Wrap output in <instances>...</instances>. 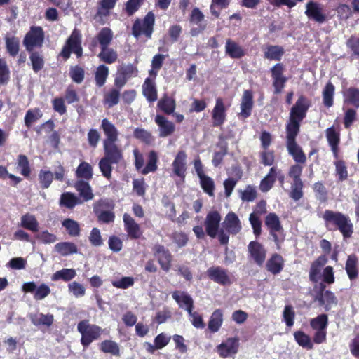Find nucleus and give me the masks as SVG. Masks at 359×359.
<instances>
[{
    "label": "nucleus",
    "mask_w": 359,
    "mask_h": 359,
    "mask_svg": "<svg viewBox=\"0 0 359 359\" xmlns=\"http://www.w3.org/2000/svg\"><path fill=\"white\" fill-rule=\"evenodd\" d=\"M311 105L310 100L304 95H299L290 109L289 119L285 126L287 151L299 164H304L306 157L301 147L298 145L296 138L300 131L301 123L306 118Z\"/></svg>",
    "instance_id": "f257e3e1"
},
{
    "label": "nucleus",
    "mask_w": 359,
    "mask_h": 359,
    "mask_svg": "<svg viewBox=\"0 0 359 359\" xmlns=\"http://www.w3.org/2000/svg\"><path fill=\"white\" fill-rule=\"evenodd\" d=\"M321 217L328 231H339L345 240L352 237L354 226L348 215L339 211L325 210Z\"/></svg>",
    "instance_id": "f03ea898"
},
{
    "label": "nucleus",
    "mask_w": 359,
    "mask_h": 359,
    "mask_svg": "<svg viewBox=\"0 0 359 359\" xmlns=\"http://www.w3.org/2000/svg\"><path fill=\"white\" fill-rule=\"evenodd\" d=\"M104 156L99 161V168L102 175L109 180L111 177L112 165L118 164L123 159V151L116 144L103 143Z\"/></svg>",
    "instance_id": "7ed1b4c3"
},
{
    "label": "nucleus",
    "mask_w": 359,
    "mask_h": 359,
    "mask_svg": "<svg viewBox=\"0 0 359 359\" xmlns=\"http://www.w3.org/2000/svg\"><path fill=\"white\" fill-rule=\"evenodd\" d=\"M77 330L81 334V344L87 348L95 340L98 339L102 332V328L95 324H90L88 320H81L77 325Z\"/></svg>",
    "instance_id": "20e7f679"
},
{
    "label": "nucleus",
    "mask_w": 359,
    "mask_h": 359,
    "mask_svg": "<svg viewBox=\"0 0 359 359\" xmlns=\"http://www.w3.org/2000/svg\"><path fill=\"white\" fill-rule=\"evenodd\" d=\"M155 24V15L149 11L143 19L137 18L132 26V34L136 39L144 35L147 39H150L154 32Z\"/></svg>",
    "instance_id": "39448f33"
},
{
    "label": "nucleus",
    "mask_w": 359,
    "mask_h": 359,
    "mask_svg": "<svg viewBox=\"0 0 359 359\" xmlns=\"http://www.w3.org/2000/svg\"><path fill=\"white\" fill-rule=\"evenodd\" d=\"M81 38V32L77 29H74L66 40L60 53V56L65 60H67L70 57L71 53H74L78 58L81 57L83 55Z\"/></svg>",
    "instance_id": "423d86ee"
},
{
    "label": "nucleus",
    "mask_w": 359,
    "mask_h": 359,
    "mask_svg": "<svg viewBox=\"0 0 359 359\" xmlns=\"http://www.w3.org/2000/svg\"><path fill=\"white\" fill-rule=\"evenodd\" d=\"M313 300L318 302L320 306H324L325 311H329L332 306H337L338 299L334 293L329 290H326V285L320 283L315 285L313 288Z\"/></svg>",
    "instance_id": "0eeeda50"
},
{
    "label": "nucleus",
    "mask_w": 359,
    "mask_h": 359,
    "mask_svg": "<svg viewBox=\"0 0 359 359\" xmlns=\"http://www.w3.org/2000/svg\"><path fill=\"white\" fill-rule=\"evenodd\" d=\"M259 140L262 149V151L259 153L260 163L264 166H271L275 162V151L269 149L273 142V136L269 132L262 130L259 135Z\"/></svg>",
    "instance_id": "6e6552de"
},
{
    "label": "nucleus",
    "mask_w": 359,
    "mask_h": 359,
    "mask_svg": "<svg viewBox=\"0 0 359 359\" xmlns=\"http://www.w3.org/2000/svg\"><path fill=\"white\" fill-rule=\"evenodd\" d=\"M45 39V33L40 26H32L23 39V45L27 52H32L34 48H41Z\"/></svg>",
    "instance_id": "1a4fd4ad"
},
{
    "label": "nucleus",
    "mask_w": 359,
    "mask_h": 359,
    "mask_svg": "<svg viewBox=\"0 0 359 359\" xmlns=\"http://www.w3.org/2000/svg\"><path fill=\"white\" fill-rule=\"evenodd\" d=\"M264 224L269 230L270 236L278 248L283 241L284 238H280L278 234L283 236L284 229L279 217L275 212L269 213L264 219Z\"/></svg>",
    "instance_id": "9d476101"
},
{
    "label": "nucleus",
    "mask_w": 359,
    "mask_h": 359,
    "mask_svg": "<svg viewBox=\"0 0 359 359\" xmlns=\"http://www.w3.org/2000/svg\"><path fill=\"white\" fill-rule=\"evenodd\" d=\"M305 15L310 20L318 24H323L328 20L327 15L324 11L323 6L313 0L306 3Z\"/></svg>",
    "instance_id": "9b49d317"
},
{
    "label": "nucleus",
    "mask_w": 359,
    "mask_h": 359,
    "mask_svg": "<svg viewBox=\"0 0 359 359\" xmlns=\"http://www.w3.org/2000/svg\"><path fill=\"white\" fill-rule=\"evenodd\" d=\"M270 72L272 86L274 88L273 93L280 94L288 80L287 77L284 75L285 67L282 63H277L271 68Z\"/></svg>",
    "instance_id": "f8f14e48"
},
{
    "label": "nucleus",
    "mask_w": 359,
    "mask_h": 359,
    "mask_svg": "<svg viewBox=\"0 0 359 359\" xmlns=\"http://www.w3.org/2000/svg\"><path fill=\"white\" fill-rule=\"evenodd\" d=\"M152 250L161 269L165 272H168L171 269L173 258L170 250L164 245L158 243L154 245Z\"/></svg>",
    "instance_id": "ddd939ff"
},
{
    "label": "nucleus",
    "mask_w": 359,
    "mask_h": 359,
    "mask_svg": "<svg viewBox=\"0 0 359 359\" xmlns=\"http://www.w3.org/2000/svg\"><path fill=\"white\" fill-rule=\"evenodd\" d=\"M206 274L211 280L220 285L226 286L232 284L228 270L219 266L208 268L206 271Z\"/></svg>",
    "instance_id": "4468645a"
},
{
    "label": "nucleus",
    "mask_w": 359,
    "mask_h": 359,
    "mask_svg": "<svg viewBox=\"0 0 359 359\" xmlns=\"http://www.w3.org/2000/svg\"><path fill=\"white\" fill-rule=\"evenodd\" d=\"M221 219V215L217 210L210 211L207 214L204 226L207 235L210 238H214L217 236Z\"/></svg>",
    "instance_id": "2eb2a0df"
},
{
    "label": "nucleus",
    "mask_w": 359,
    "mask_h": 359,
    "mask_svg": "<svg viewBox=\"0 0 359 359\" xmlns=\"http://www.w3.org/2000/svg\"><path fill=\"white\" fill-rule=\"evenodd\" d=\"M248 251L255 263L259 266L263 265L266 257V250L262 244L256 241H250L248 245Z\"/></svg>",
    "instance_id": "dca6fc26"
},
{
    "label": "nucleus",
    "mask_w": 359,
    "mask_h": 359,
    "mask_svg": "<svg viewBox=\"0 0 359 359\" xmlns=\"http://www.w3.org/2000/svg\"><path fill=\"white\" fill-rule=\"evenodd\" d=\"M212 126H222L226 119V108L224 105L222 98L216 99L215 105L211 113Z\"/></svg>",
    "instance_id": "f3484780"
},
{
    "label": "nucleus",
    "mask_w": 359,
    "mask_h": 359,
    "mask_svg": "<svg viewBox=\"0 0 359 359\" xmlns=\"http://www.w3.org/2000/svg\"><path fill=\"white\" fill-rule=\"evenodd\" d=\"M113 208V205L109 201L105 200L98 201L93 207L95 214L97 216L98 220L103 223H110L114 222L115 215L111 211L102 210L103 208Z\"/></svg>",
    "instance_id": "a211bd4d"
},
{
    "label": "nucleus",
    "mask_w": 359,
    "mask_h": 359,
    "mask_svg": "<svg viewBox=\"0 0 359 359\" xmlns=\"http://www.w3.org/2000/svg\"><path fill=\"white\" fill-rule=\"evenodd\" d=\"M187 156L184 151H179L175 157L172 163L173 174L184 181L187 172Z\"/></svg>",
    "instance_id": "6ab92c4d"
},
{
    "label": "nucleus",
    "mask_w": 359,
    "mask_h": 359,
    "mask_svg": "<svg viewBox=\"0 0 359 359\" xmlns=\"http://www.w3.org/2000/svg\"><path fill=\"white\" fill-rule=\"evenodd\" d=\"M204 18L203 13L198 8H193L189 16V21L192 24L197 25L198 27L191 29L190 34L192 36H198L206 29L207 25Z\"/></svg>",
    "instance_id": "aec40b11"
},
{
    "label": "nucleus",
    "mask_w": 359,
    "mask_h": 359,
    "mask_svg": "<svg viewBox=\"0 0 359 359\" xmlns=\"http://www.w3.org/2000/svg\"><path fill=\"white\" fill-rule=\"evenodd\" d=\"M328 259L325 255H320L311 264L309 272V280L316 283L320 280L322 268L327 263Z\"/></svg>",
    "instance_id": "412c9836"
},
{
    "label": "nucleus",
    "mask_w": 359,
    "mask_h": 359,
    "mask_svg": "<svg viewBox=\"0 0 359 359\" xmlns=\"http://www.w3.org/2000/svg\"><path fill=\"white\" fill-rule=\"evenodd\" d=\"M238 339L228 338L225 342H222L217 346V351L222 358H227L231 354L238 352Z\"/></svg>",
    "instance_id": "4be33fe9"
},
{
    "label": "nucleus",
    "mask_w": 359,
    "mask_h": 359,
    "mask_svg": "<svg viewBox=\"0 0 359 359\" xmlns=\"http://www.w3.org/2000/svg\"><path fill=\"white\" fill-rule=\"evenodd\" d=\"M222 225L226 231L232 235L238 234L242 229L241 221L233 212H230L226 215Z\"/></svg>",
    "instance_id": "5701e85b"
},
{
    "label": "nucleus",
    "mask_w": 359,
    "mask_h": 359,
    "mask_svg": "<svg viewBox=\"0 0 359 359\" xmlns=\"http://www.w3.org/2000/svg\"><path fill=\"white\" fill-rule=\"evenodd\" d=\"M124 228L128 236L131 239H138L142 235V232L138 224L128 214L125 213L123 217Z\"/></svg>",
    "instance_id": "b1692460"
},
{
    "label": "nucleus",
    "mask_w": 359,
    "mask_h": 359,
    "mask_svg": "<svg viewBox=\"0 0 359 359\" xmlns=\"http://www.w3.org/2000/svg\"><path fill=\"white\" fill-rule=\"evenodd\" d=\"M154 121L158 126L159 136L161 137L171 135L175 130V124L163 115L157 114Z\"/></svg>",
    "instance_id": "393cba45"
},
{
    "label": "nucleus",
    "mask_w": 359,
    "mask_h": 359,
    "mask_svg": "<svg viewBox=\"0 0 359 359\" xmlns=\"http://www.w3.org/2000/svg\"><path fill=\"white\" fill-rule=\"evenodd\" d=\"M253 93L250 90H245L243 92L241 103V112L239 116L243 118H248L251 116L253 108Z\"/></svg>",
    "instance_id": "a878e982"
},
{
    "label": "nucleus",
    "mask_w": 359,
    "mask_h": 359,
    "mask_svg": "<svg viewBox=\"0 0 359 359\" xmlns=\"http://www.w3.org/2000/svg\"><path fill=\"white\" fill-rule=\"evenodd\" d=\"M285 266V259L282 255L273 253L266 263V269L273 275L280 273Z\"/></svg>",
    "instance_id": "bb28decb"
},
{
    "label": "nucleus",
    "mask_w": 359,
    "mask_h": 359,
    "mask_svg": "<svg viewBox=\"0 0 359 359\" xmlns=\"http://www.w3.org/2000/svg\"><path fill=\"white\" fill-rule=\"evenodd\" d=\"M101 128L106 136V138L103 140V143H112L117 142L118 137V130L107 118L102 120Z\"/></svg>",
    "instance_id": "cd10ccee"
},
{
    "label": "nucleus",
    "mask_w": 359,
    "mask_h": 359,
    "mask_svg": "<svg viewBox=\"0 0 359 359\" xmlns=\"http://www.w3.org/2000/svg\"><path fill=\"white\" fill-rule=\"evenodd\" d=\"M172 298L180 307H185L189 313H191L194 309V301L190 295L185 292L175 290L172 293Z\"/></svg>",
    "instance_id": "c85d7f7f"
},
{
    "label": "nucleus",
    "mask_w": 359,
    "mask_h": 359,
    "mask_svg": "<svg viewBox=\"0 0 359 359\" xmlns=\"http://www.w3.org/2000/svg\"><path fill=\"white\" fill-rule=\"evenodd\" d=\"M225 53L232 59H241L246 54L245 50L231 39H228L226 41Z\"/></svg>",
    "instance_id": "c756f323"
},
{
    "label": "nucleus",
    "mask_w": 359,
    "mask_h": 359,
    "mask_svg": "<svg viewBox=\"0 0 359 359\" xmlns=\"http://www.w3.org/2000/svg\"><path fill=\"white\" fill-rule=\"evenodd\" d=\"M142 94L149 102H155L158 98L156 83L153 79L147 77L142 85Z\"/></svg>",
    "instance_id": "7c9ffc66"
},
{
    "label": "nucleus",
    "mask_w": 359,
    "mask_h": 359,
    "mask_svg": "<svg viewBox=\"0 0 359 359\" xmlns=\"http://www.w3.org/2000/svg\"><path fill=\"white\" fill-rule=\"evenodd\" d=\"M345 270L351 280H354L358 277V259L356 255L351 254L348 256Z\"/></svg>",
    "instance_id": "2f4dec72"
},
{
    "label": "nucleus",
    "mask_w": 359,
    "mask_h": 359,
    "mask_svg": "<svg viewBox=\"0 0 359 359\" xmlns=\"http://www.w3.org/2000/svg\"><path fill=\"white\" fill-rule=\"evenodd\" d=\"M158 108L167 115L172 114L176 108L175 100L168 94H164L158 100Z\"/></svg>",
    "instance_id": "473e14b6"
},
{
    "label": "nucleus",
    "mask_w": 359,
    "mask_h": 359,
    "mask_svg": "<svg viewBox=\"0 0 359 359\" xmlns=\"http://www.w3.org/2000/svg\"><path fill=\"white\" fill-rule=\"evenodd\" d=\"M285 53L283 46L268 45L264 49V57L270 60L280 61Z\"/></svg>",
    "instance_id": "72a5a7b5"
},
{
    "label": "nucleus",
    "mask_w": 359,
    "mask_h": 359,
    "mask_svg": "<svg viewBox=\"0 0 359 359\" xmlns=\"http://www.w3.org/2000/svg\"><path fill=\"white\" fill-rule=\"evenodd\" d=\"M29 319L32 324L35 326L50 327L54 322V316L53 314H43L42 313H34L29 316Z\"/></svg>",
    "instance_id": "f704fd0d"
},
{
    "label": "nucleus",
    "mask_w": 359,
    "mask_h": 359,
    "mask_svg": "<svg viewBox=\"0 0 359 359\" xmlns=\"http://www.w3.org/2000/svg\"><path fill=\"white\" fill-rule=\"evenodd\" d=\"M223 323V311L217 309L213 311L208 323V327L212 333L219 331Z\"/></svg>",
    "instance_id": "c9c22d12"
},
{
    "label": "nucleus",
    "mask_w": 359,
    "mask_h": 359,
    "mask_svg": "<svg viewBox=\"0 0 359 359\" xmlns=\"http://www.w3.org/2000/svg\"><path fill=\"white\" fill-rule=\"evenodd\" d=\"M4 39L6 52L11 57H15L20 51V39L15 36H6Z\"/></svg>",
    "instance_id": "e433bc0d"
},
{
    "label": "nucleus",
    "mask_w": 359,
    "mask_h": 359,
    "mask_svg": "<svg viewBox=\"0 0 359 359\" xmlns=\"http://www.w3.org/2000/svg\"><path fill=\"white\" fill-rule=\"evenodd\" d=\"M81 203V200L72 192H65L60 198V206L72 210L76 205Z\"/></svg>",
    "instance_id": "4c0bfd02"
},
{
    "label": "nucleus",
    "mask_w": 359,
    "mask_h": 359,
    "mask_svg": "<svg viewBox=\"0 0 359 359\" xmlns=\"http://www.w3.org/2000/svg\"><path fill=\"white\" fill-rule=\"evenodd\" d=\"M109 74V67L104 65H100L95 69L94 73L95 85L98 88L102 87L107 81Z\"/></svg>",
    "instance_id": "58836bf2"
},
{
    "label": "nucleus",
    "mask_w": 359,
    "mask_h": 359,
    "mask_svg": "<svg viewBox=\"0 0 359 359\" xmlns=\"http://www.w3.org/2000/svg\"><path fill=\"white\" fill-rule=\"evenodd\" d=\"M335 87L331 81H328L322 92L323 103L327 108L334 104Z\"/></svg>",
    "instance_id": "ea45409f"
},
{
    "label": "nucleus",
    "mask_w": 359,
    "mask_h": 359,
    "mask_svg": "<svg viewBox=\"0 0 359 359\" xmlns=\"http://www.w3.org/2000/svg\"><path fill=\"white\" fill-rule=\"evenodd\" d=\"M100 49L101 50L97 55L100 61L109 65L115 63L117 61L118 53L114 49L109 46Z\"/></svg>",
    "instance_id": "a19ab883"
},
{
    "label": "nucleus",
    "mask_w": 359,
    "mask_h": 359,
    "mask_svg": "<svg viewBox=\"0 0 359 359\" xmlns=\"http://www.w3.org/2000/svg\"><path fill=\"white\" fill-rule=\"evenodd\" d=\"M74 187L76 191L79 193V195L83 198L85 201L93 199L94 195L88 182L82 180H78L75 183Z\"/></svg>",
    "instance_id": "79ce46f5"
},
{
    "label": "nucleus",
    "mask_w": 359,
    "mask_h": 359,
    "mask_svg": "<svg viewBox=\"0 0 359 359\" xmlns=\"http://www.w3.org/2000/svg\"><path fill=\"white\" fill-rule=\"evenodd\" d=\"M100 48L108 47L113 40V32L109 27H103L96 35Z\"/></svg>",
    "instance_id": "37998d69"
},
{
    "label": "nucleus",
    "mask_w": 359,
    "mask_h": 359,
    "mask_svg": "<svg viewBox=\"0 0 359 359\" xmlns=\"http://www.w3.org/2000/svg\"><path fill=\"white\" fill-rule=\"evenodd\" d=\"M20 220V226L22 228L34 233L39 231V222L34 215L26 213L21 217Z\"/></svg>",
    "instance_id": "c03bdc74"
},
{
    "label": "nucleus",
    "mask_w": 359,
    "mask_h": 359,
    "mask_svg": "<svg viewBox=\"0 0 359 359\" xmlns=\"http://www.w3.org/2000/svg\"><path fill=\"white\" fill-rule=\"evenodd\" d=\"M158 157L157 153L154 150H151L148 154V161L146 165L141 170L142 175H147L149 172H155L157 170V163Z\"/></svg>",
    "instance_id": "a18cd8bd"
},
{
    "label": "nucleus",
    "mask_w": 359,
    "mask_h": 359,
    "mask_svg": "<svg viewBox=\"0 0 359 359\" xmlns=\"http://www.w3.org/2000/svg\"><path fill=\"white\" fill-rule=\"evenodd\" d=\"M93 175V170L92 165L86 162L82 161L76 170V176L79 179H85L90 180Z\"/></svg>",
    "instance_id": "49530a36"
},
{
    "label": "nucleus",
    "mask_w": 359,
    "mask_h": 359,
    "mask_svg": "<svg viewBox=\"0 0 359 359\" xmlns=\"http://www.w3.org/2000/svg\"><path fill=\"white\" fill-rule=\"evenodd\" d=\"M62 226L65 228L67 233L72 237H77L80 236L81 228L79 224L76 220L67 218L62 222Z\"/></svg>",
    "instance_id": "de8ad7c7"
},
{
    "label": "nucleus",
    "mask_w": 359,
    "mask_h": 359,
    "mask_svg": "<svg viewBox=\"0 0 359 359\" xmlns=\"http://www.w3.org/2000/svg\"><path fill=\"white\" fill-rule=\"evenodd\" d=\"M121 97V90L118 88H112L104 94V104L108 107H112L118 104Z\"/></svg>",
    "instance_id": "09e8293b"
},
{
    "label": "nucleus",
    "mask_w": 359,
    "mask_h": 359,
    "mask_svg": "<svg viewBox=\"0 0 359 359\" xmlns=\"http://www.w3.org/2000/svg\"><path fill=\"white\" fill-rule=\"evenodd\" d=\"M76 275L74 269H62L54 273L51 277L53 281L62 280L65 282H69L72 280Z\"/></svg>",
    "instance_id": "8fccbe9b"
},
{
    "label": "nucleus",
    "mask_w": 359,
    "mask_h": 359,
    "mask_svg": "<svg viewBox=\"0 0 359 359\" xmlns=\"http://www.w3.org/2000/svg\"><path fill=\"white\" fill-rule=\"evenodd\" d=\"M56 251L62 256L77 253V246L72 242H60L55 246Z\"/></svg>",
    "instance_id": "3c124183"
},
{
    "label": "nucleus",
    "mask_w": 359,
    "mask_h": 359,
    "mask_svg": "<svg viewBox=\"0 0 359 359\" xmlns=\"http://www.w3.org/2000/svg\"><path fill=\"white\" fill-rule=\"evenodd\" d=\"M100 349L104 353H110L114 356L120 355V348L118 344L112 340L106 339L101 342Z\"/></svg>",
    "instance_id": "603ef678"
},
{
    "label": "nucleus",
    "mask_w": 359,
    "mask_h": 359,
    "mask_svg": "<svg viewBox=\"0 0 359 359\" xmlns=\"http://www.w3.org/2000/svg\"><path fill=\"white\" fill-rule=\"evenodd\" d=\"M17 168L20 174L25 178H29L31 174V168L28 158L25 154H20L17 158Z\"/></svg>",
    "instance_id": "864d4df0"
},
{
    "label": "nucleus",
    "mask_w": 359,
    "mask_h": 359,
    "mask_svg": "<svg viewBox=\"0 0 359 359\" xmlns=\"http://www.w3.org/2000/svg\"><path fill=\"white\" fill-rule=\"evenodd\" d=\"M29 53V60L31 61L32 69L35 73H38L44 67V59L43 55L38 51L34 50Z\"/></svg>",
    "instance_id": "5fc2aeb1"
},
{
    "label": "nucleus",
    "mask_w": 359,
    "mask_h": 359,
    "mask_svg": "<svg viewBox=\"0 0 359 359\" xmlns=\"http://www.w3.org/2000/svg\"><path fill=\"white\" fill-rule=\"evenodd\" d=\"M345 102L353 105L355 108H359V88L350 87L344 92Z\"/></svg>",
    "instance_id": "6e6d98bb"
},
{
    "label": "nucleus",
    "mask_w": 359,
    "mask_h": 359,
    "mask_svg": "<svg viewBox=\"0 0 359 359\" xmlns=\"http://www.w3.org/2000/svg\"><path fill=\"white\" fill-rule=\"evenodd\" d=\"M335 166V175L340 182L345 181L348 179V168L346 163L343 159L337 160L334 162Z\"/></svg>",
    "instance_id": "4d7b16f0"
},
{
    "label": "nucleus",
    "mask_w": 359,
    "mask_h": 359,
    "mask_svg": "<svg viewBox=\"0 0 359 359\" xmlns=\"http://www.w3.org/2000/svg\"><path fill=\"white\" fill-rule=\"evenodd\" d=\"M328 325V316L322 313L310 320V326L313 330H326Z\"/></svg>",
    "instance_id": "13d9d810"
},
{
    "label": "nucleus",
    "mask_w": 359,
    "mask_h": 359,
    "mask_svg": "<svg viewBox=\"0 0 359 359\" xmlns=\"http://www.w3.org/2000/svg\"><path fill=\"white\" fill-rule=\"evenodd\" d=\"M294 337L297 343L303 348L311 350L313 348V343L309 335L303 331H297L294 333Z\"/></svg>",
    "instance_id": "bf43d9fd"
},
{
    "label": "nucleus",
    "mask_w": 359,
    "mask_h": 359,
    "mask_svg": "<svg viewBox=\"0 0 359 359\" xmlns=\"http://www.w3.org/2000/svg\"><path fill=\"white\" fill-rule=\"evenodd\" d=\"M69 75L72 81L80 84L85 79V69L79 65L71 66L69 67Z\"/></svg>",
    "instance_id": "052dcab7"
},
{
    "label": "nucleus",
    "mask_w": 359,
    "mask_h": 359,
    "mask_svg": "<svg viewBox=\"0 0 359 359\" xmlns=\"http://www.w3.org/2000/svg\"><path fill=\"white\" fill-rule=\"evenodd\" d=\"M313 189L316 198L321 203H325L328 198V191L322 182H317L313 184Z\"/></svg>",
    "instance_id": "680f3d73"
},
{
    "label": "nucleus",
    "mask_w": 359,
    "mask_h": 359,
    "mask_svg": "<svg viewBox=\"0 0 359 359\" xmlns=\"http://www.w3.org/2000/svg\"><path fill=\"white\" fill-rule=\"evenodd\" d=\"M199 180L201 187L203 191L210 196H213L215 189L214 180L206 175L200 177Z\"/></svg>",
    "instance_id": "e2e57ef3"
},
{
    "label": "nucleus",
    "mask_w": 359,
    "mask_h": 359,
    "mask_svg": "<svg viewBox=\"0 0 359 359\" xmlns=\"http://www.w3.org/2000/svg\"><path fill=\"white\" fill-rule=\"evenodd\" d=\"M133 136L146 144H151L154 142L151 133L144 128H136L134 130Z\"/></svg>",
    "instance_id": "0e129e2a"
},
{
    "label": "nucleus",
    "mask_w": 359,
    "mask_h": 359,
    "mask_svg": "<svg viewBox=\"0 0 359 359\" xmlns=\"http://www.w3.org/2000/svg\"><path fill=\"white\" fill-rule=\"evenodd\" d=\"M42 113L39 108L29 109L25 116V125L30 128L32 124L42 117Z\"/></svg>",
    "instance_id": "69168bd1"
},
{
    "label": "nucleus",
    "mask_w": 359,
    "mask_h": 359,
    "mask_svg": "<svg viewBox=\"0 0 359 359\" xmlns=\"http://www.w3.org/2000/svg\"><path fill=\"white\" fill-rule=\"evenodd\" d=\"M11 79V71L7 62L4 58H0V86L8 84Z\"/></svg>",
    "instance_id": "338daca9"
},
{
    "label": "nucleus",
    "mask_w": 359,
    "mask_h": 359,
    "mask_svg": "<svg viewBox=\"0 0 359 359\" xmlns=\"http://www.w3.org/2000/svg\"><path fill=\"white\" fill-rule=\"evenodd\" d=\"M53 177L52 172L43 169L40 170L39 173V182L41 188L43 189H48L53 180Z\"/></svg>",
    "instance_id": "774afa93"
}]
</instances>
